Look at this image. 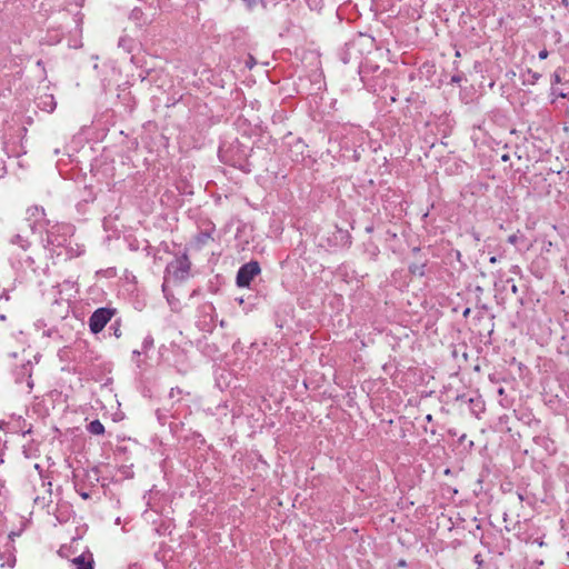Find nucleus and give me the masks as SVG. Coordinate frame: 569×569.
I'll list each match as a JSON object with an SVG mask.
<instances>
[{
	"mask_svg": "<svg viewBox=\"0 0 569 569\" xmlns=\"http://www.w3.org/2000/svg\"><path fill=\"white\" fill-rule=\"evenodd\" d=\"M260 271L261 269L257 261H250L243 264L237 273V284L242 288L249 287L250 282Z\"/></svg>",
	"mask_w": 569,
	"mask_h": 569,
	"instance_id": "obj_1",
	"label": "nucleus"
},
{
	"mask_svg": "<svg viewBox=\"0 0 569 569\" xmlns=\"http://www.w3.org/2000/svg\"><path fill=\"white\" fill-rule=\"evenodd\" d=\"M113 316V311L107 308L96 310L89 319V327L93 333H99Z\"/></svg>",
	"mask_w": 569,
	"mask_h": 569,
	"instance_id": "obj_2",
	"label": "nucleus"
},
{
	"mask_svg": "<svg viewBox=\"0 0 569 569\" xmlns=\"http://www.w3.org/2000/svg\"><path fill=\"white\" fill-rule=\"evenodd\" d=\"M190 271V261L187 256L177 258L174 261L168 264L166 272L172 274L176 279H184Z\"/></svg>",
	"mask_w": 569,
	"mask_h": 569,
	"instance_id": "obj_3",
	"label": "nucleus"
},
{
	"mask_svg": "<svg viewBox=\"0 0 569 569\" xmlns=\"http://www.w3.org/2000/svg\"><path fill=\"white\" fill-rule=\"evenodd\" d=\"M72 566L76 569H93V558L91 553L80 555L72 560Z\"/></svg>",
	"mask_w": 569,
	"mask_h": 569,
	"instance_id": "obj_4",
	"label": "nucleus"
},
{
	"mask_svg": "<svg viewBox=\"0 0 569 569\" xmlns=\"http://www.w3.org/2000/svg\"><path fill=\"white\" fill-rule=\"evenodd\" d=\"M88 430L92 435H102L104 432V427L99 420H93L89 423Z\"/></svg>",
	"mask_w": 569,
	"mask_h": 569,
	"instance_id": "obj_5",
	"label": "nucleus"
},
{
	"mask_svg": "<svg viewBox=\"0 0 569 569\" xmlns=\"http://www.w3.org/2000/svg\"><path fill=\"white\" fill-rule=\"evenodd\" d=\"M508 242L511 244H516L518 242V234L513 233L508 237Z\"/></svg>",
	"mask_w": 569,
	"mask_h": 569,
	"instance_id": "obj_6",
	"label": "nucleus"
},
{
	"mask_svg": "<svg viewBox=\"0 0 569 569\" xmlns=\"http://www.w3.org/2000/svg\"><path fill=\"white\" fill-rule=\"evenodd\" d=\"M548 56H549V52H548V50H547V49H542V50L539 52V58H540L541 60L547 59V58H548Z\"/></svg>",
	"mask_w": 569,
	"mask_h": 569,
	"instance_id": "obj_7",
	"label": "nucleus"
},
{
	"mask_svg": "<svg viewBox=\"0 0 569 569\" xmlns=\"http://www.w3.org/2000/svg\"><path fill=\"white\" fill-rule=\"evenodd\" d=\"M553 81H555V83H560L561 82L560 74L557 71L553 73Z\"/></svg>",
	"mask_w": 569,
	"mask_h": 569,
	"instance_id": "obj_8",
	"label": "nucleus"
},
{
	"mask_svg": "<svg viewBox=\"0 0 569 569\" xmlns=\"http://www.w3.org/2000/svg\"><path fill=\"white\" fill-rule=\"evenodd\" d=\"M397 567L405 569L407 567V563L403 559H401L398 561Z\"/></svg>",
	"mask_w": 569,
	"mask_h": 569,
	"instance_id": "obj_9",
	"label": "nucleus"
},
{
	"mask_svg": "<svg viewBox=\"0 0 569 569\" xmlns=\"http://www.w3.org/2000/svg\"><path fill=\"white\" fill-rule=\"evenodd\" d=\"M475 561L478 563V566H481L482 565V559L480 558V555H477L475 557Z\"/></svg>",
	"mask_w": 569,
	"mask_h": 569,
	"instance_id": "obj_10",
	"label": "nucleus"
},
{
	"mask_svg": "<svg viewBox=\"0 0 569 569\" xmlns=\"http://www.w3.org/2000/svg\"><path fill=\"white\" fill-rule=\"evenodd\" d=\"M489 261H490V263H496L498 260H497V258L493 256V257H491V258H490V260H489Z\"/></svg>",
	"mask_w": 569,
	"mask_h": 569,
	"instance_id": "obj_11",
	"label": "nucleus"
},
{
	"mask_svg": "<svg viewBox=\"0 0 569 569\" xmlns=\"http://www.w3.org/2000/svg\"><path fill=\"white\" fill-rule=\"evenodd\" d=\"M502 160H503V161H508V160H509V156L503 154V156H502Z\"/></svg>",
	"mask_w": 569,
	"mask_h": 569,
	"instance_id": "obj_12",
	"label": "nucleus"
},
{
	"mask_svg": "<svg viewBox=\"0 0 569 569\" xmlns=\"http://www.w3.org/2000/svg\"><path fill=\"white\" fill-rule=\"evenodd\" d=\"M558 94H559L561 98H566V97H567V93H565V92H559Z\"/></svg>",
	"mask_w": 569,
	"mask_h": 569,
	"instance_id": "obj_13",
	"label": "nucleus"
},
{
	"mask_svg": "<svg viewBox=\"0 0 569 569\" xmlns=\"http://www.w3.org/2000/svg\"><path fill=\"white\" fill-rule=\"evenodd\" d=\"M457 58H459L461 54L459 51H456V54H455Z\"/></svg>",
	"mask_w": 569,
	"mask_h": 569,
	"instance_id": "obj_14",
	"label": "nucleus"
}]
</instances>
